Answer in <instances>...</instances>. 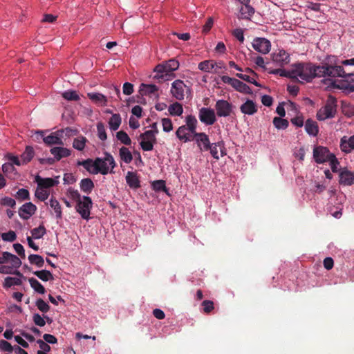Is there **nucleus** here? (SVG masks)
<instances>
[{"label":"nucleus","mask_w":354,"mask_h":354,"mask_svg":"<svg viewBox=\"0 0 354 354\" xmlns=\"http://www.w3.org/2000/svg\"><path fill=\"white\" fill-rule=\"evenodd\" d=\"M63 131L58 130L55 132L51 133L48 136L43 138V141L47 145H64L62 140Z\"/></svg>","instance_id":"4468645a"},{"label":"nucleus","mask_w":354,"mask_h":354,"mask_svg":"<svg viewBox=\"0 0 354 354\" xmlns=\"http://www.w3.org/2000/svg\"><path fill=\"white\" fill-rule=\"evenodd\" d=\"M168 111L171 115L180 116L183 112V108L180 103L174 102L168 107Z\"/></svg>","instance_id":"58836bf2"},{"label":"nucleus","mask_w":354,"mask_h":354,"mask_svg":"<svg viewBox=\"0 0 354 354\" xmlns=\"http://www.w3.org/2000/svg\"><path fill=\"white\" fill-rule=\"evenodd\" d=\"M78 166H82L91 174H94L95 171V160L88 158L84 160H78L77 162Z\"/></svg>","instance_id":"c85d7f7f"},{"label":"nucleus","mask_w":354,"mask_h":354,"mask_svg":"<svg viewBox=\"0 0 354 354\" xmlns=\"http://www.w3.org/2000/svg\"><path fill=\"white\" fill-rule=\"evenodd\" d=\"M21 284V280L19 278L8 277L5 279L4 286L10 288L12 286H19Z\"/></svg>","instance_id":"3c124183"},{"label":"nucleus","mask_w":354,"mask_h":354,"mask_svg":"<svg viewBox=\"0 0 354 354\" xmlns=\"http://www.w3.org/2000/svg\"><path fill=\"white\" fill-rule=\"evenodd\" d=\"M31 288L37 293L44 294L46 289L44 286L36 279L32 277L28 279Z\"/></svg>","instance_id":"e433bc0d"},{"label":"nucleus","mask_w":354,"mask_h":354,"mask_svg":"<svg viewBox=\"0 0 354 354\" xmlns=\"http://www.w3.org/2000/svg\"><path fill=\"white\" fill-rule=\"evenodd\" d=\"M35 181L39 187L45 189L53 187L58 183L57 180L52 178H41L39 176L35 177Z\"/></svg>","instance_id":"5701e85b"},{"label":"nucleus","mask_w":354,"mask_h":354,"mask_svg":"<svg viewBox=\"0 0 354 354\" xmlns=\"http://www.w3.org/2000/svg\"><path fill=\"white\" fill-rule=\"evenodd\" d=\"M254 8L249 3L241 6L240 8L241 18L244 19H250L254 14Z\"/></svg>","instance_id":"c756f323"},{"label":"nucleus","mask_w":354,"mask_h":354,"mask_svg":"<svg viewBox=\"0 0 354 354\" xmlns=\"http://www.w3.org/2000/svg\"><path fill=\"white\" fill-rule=\"evenodd\" d=\"M272 122L277 129H286L288 128L289 124L287 120L283 119L281 117H274Z\"/></svg>","instance_id":"a19ab883"},{"label":"nucleus","mask_w":354,"mask_h":354,"mask_svg":"<svg viewBox=\"0 0 354 354\" xmlns=\"http://www.w3.org/2000/svg\"><path fill=\"white\" fill-rule=\"evenodd\" d=\"M123 93L125 95H131L133 92V85L129 82H125L122 86Z\"/></svg>","instance_id":"774afa93"},{"label":"nucleus","mask_w":354,"mask_h":354,"mask_svg":"<svg viewBox=\"0 0 354 354\" xmlns=\"http://www.w3.org/2000/svg\"><path fill=\"white\" fill-rule=\"evenodd\" d=\"M0 204L1 205L8 206L13 208L16 205V202L13 198L6 196L0 200Z\"/></svg>","instance_id":"e2e57ef3"},{"label":"nucleus","mask_w":354,"mask_h":354,"mask_svg":"<svg viewBox=\"0 0 354 354\" xmlns=\"http://www.w3.org/2000/svg\"><path fill=\"white\" fill-rule=\"evenodd\" d=\"M92 205L93 202L91 198L88 196H84L77 203L75 209L82 218L88 220L90 218V212Z\"/></svg>","instance_id":"39448f33"},{"label":"nucleus","mask_w":354,"mask_h":354,"mask_svg":"<svg viewBox=\"0 0 354 354\" xmlns=\"http://www.w3.org/2000/svg\"><path fill=\"white\" fill-rule=\"evenodd\" d=\"M88 97L93 102L100 104L102 106H106L107 104V98L105 95L99 93H88Z\"/></svg>","instance_id":"393cba45"},{"label":"nucleus","mask_w":354,"mask_h":354,"mask_svg":"<svg viewBox=\"0 0 354 354\" xmlns=\"http://www.w3.org/2000/svg\"><path fill=\"white\" fill-rule=\"evenodd\" d=\"M50 206L53 208L56 214L57 218H61L62 216V209L59 203L53 198H51L49 201Z\"/></svg>","instance_id":"49530a36"},{"label":"nucleus","mask_w":354,"mask_h":354,"mask_svg":"<svg viewBox=\"0 0 354 354\" xmlns=\"http://www.w3.org/2000/svg\"><path fill=\"white\" fill-rule=\"evenodd\" d=\"M306 131L311 136H316L319 132L318 126L315 121L308 119L305 124Z\"/></svg>","instance_id":"cd10ccee"},{"label":"nucleus","mask_w":354,"mask_h":354,"mask_svg":"<svg viewBox=\"0 0 354 354\" xmlns=\"http://www.w3.org/2000/svg\"><path fill=\"white\" fill-rule=\"evenodd\" d=\"M331 156H334V154L330 153L327 147L318 146L313 149V158L318 164L328 162Z\"/></svg>","instance_id":"0eeeda50"},{"label":"nucleus","mask_w":354,"mask_h":354,"mask_svg":"<svg viewBox=\"0 0 354 354\" xmlns=\"http://www.w3.org/2000/svg\"><path fill=\"white\" fill-rule=\"evenodd\" d=\"M122 122V118L120 114H113L109 121V125L112 131H116L120 127Z\"/></svg>","instance_id":"72a5a7b5"},{"label":"nucleus","mask_w":354,"mask_h":354,"mask_svg":"<svg viewBox=\"0 0 354 354\" xmlns=\"http://www.w3.org/2000/svg\"><path fill=\"white\" fill-rule=\"evenodd\" d=\"M30 232L33 239H39L46 233V230L44 225H41L38 227L32 229Z\"/></svg>","instance_id":"37998d69"},{"label":"nucleus","mask_w":354,"mask_h":354,"mask_svg":"<svg viewBox=\"0 0 354 354\" xmlns=\"http://www.w3.org/2000/svg\"><path fill=\"white\" fill-rule=\"evenodd\" d=\"M1 238L5 241L13 242L16 240L17 235L14 231L10 230L8 232L3 233L1 234Z\"/></svg>","instance_id":"052dcab7"},{"label":"nucleus","mask_w":354,"mask_h":354,"mask_svg":"<svg viewBox=\"0 0 354 354\" xmlns=\"http://www.w3.org/2000/svg\"><path fill=\"white\" fill-rule=\"evenodd\" d=\"M37 211V207L31 202L24 204L18 211L19 216L24 220H28Z\"/></svg>","instance_id":"ddd939ff"},{"label":"nucleus","mask_w":354,"mask_h":354,"mask_svg":"<svg viewBox=\"0 0 354 354\" xmlns=\"http://www.w3.org/2000/svg\"><path fill=\"white\" fill-rule=\"evenodd\" d=\"M232 87L237 91L244 94L252 93V91L249 86L237 79L235 80Z\"/></svg>","instance_id":"bb28decb"},{"label":"nucleus","mask_w":354,"mask_h":354,"mask_svg":"<svg viewBox=\"0 0 354 354\" xmlns=\"http://www.w3.org/2000/svg\"><path fill=\"white\" fill-rule=\"evenodd\" d=\"M165 66L168 73H171L178 68L179 63L177 60L172 59L169 60Z\"/></svg>","instance_id":"4d7b16f0"},{"label":"nucleus","mask_w":354,"mask_h":354,"mask_svg":"<svg viewBox=\"0 0 354 354\" xmlns=\"http://www.w3.org/2000/svg\"><path fill=\"white\" fill-rule=\"evenodd\" d=\"M162 129L165 132H170L173 129V124L169 118H162Z\"/></svg>","instance_id":"13d9d810"},{"label":"nucleus","mask_w":354,"mask_h":354,"mask_svg":"<svg viewBox=\"0 0 354 354\" xmlns=\"http://www.w3.org/2000/svg\"><path fill=\"white\" fill-rule=\"evenodd\" d=\"M0 349L2 351L12 352L15 351V346L13 347L8 342L1 339L0 340Z\"/></svg>","instance_id":"680f3d73"},{"label":"nucleus","mask_w":354,"mask_h":354,"mask_svg":"<svg viewBox=\"0 0 354 354\" xmlns=\"http://www.w3.org/2000/svg\"><path fill=\"white\" fill-rule=\"evenodd\" d=\"M241 113L246 115H254L258 111L257 104L251 100H247L245 103L240 106Z\"/></svg>","instance_id":"4be33fe9"},{"label":"nucleus","mask_w":354,"mask_h":354,"mask_svg":"<svg viewBox=\"0 0 354 354\" xmlns=\"http://www.w3.org/2000/svg\"><path fill=\"white\" fill-rule=\"evenodd\" d=\"M35 305L37 308L44 313L48 312L50 310V306L41 298L36 301Z\"/></svg>","instance_id":"603ef678"},{"label":"nucleus","mask_w":354,"mask_h":354,"mask_svg":"<svg viewBox=\"0 0 354 354\" xmlns=\"http://www.w3.org/2000/svg\"><path fill=\"white\" fill-rule=\"evenodd\" d=\"M185 128L189 130V132L194 136L196 133H198L196 132V127H197V120L195 118V116L192 115H189L185 118Z\"/></svg>","instance_id":"b1692460"},{"label":"nucleus","mask_w":354,"mask_h":354,"mask_svg":"<svg viewBox=\"0 0 354 354\" xmlns=\"http://www.w3.org/2000/svg\"><path fill=\"white\" fill-rule=\"evenodd\" d=\"M34 155V149L31 146H27L24 152L21 155L22 164H27L30 162Z\"/></svg>","instance_id":"473e14b6"},{"label":"nucleus","mask_w":354,"mask_h":354,"mask_svg":"<svg viewBox=\"0 0 354 354\" xmlns=\"http://www.w3.org/2000/svg\"><path fill=\"white\" fill-rule=\"evenodd\" d=\"M185 90H189V88L180 80H176L171 84V93L178 100L184 99Z\"/></svg>","instance_id":"1a4fd4ad"},{"label":"nucleus","mask_w":354,"mask_h":354,"mask_svg":"<svg viewBox=\"0 0 354 354\" xmlns=\"http://www.w3.org/2000/svg\"><path fill=\"white\" fill-rule=\"evenodd\" d=\"M67 194L69 198L75 201L76 203L82 198L79 192L72 188L68 189Z\"/></svg>","instance_id":"6e6d98bb"},{"label":"nucleus","mask_w":354,"mask_h":354,"mask_svg":"<svg viewBox=\"0 0 354 354\" xmlns=\"http://www.w3.org/2000/svg\"><path fill=\"white\" fill-rule=\"evenodd\" d=\"M329 164L331 168V170L333 172L336 173L339 171L338 166L339 165V162L335 156H331L330 159L329 160Z\"/></svg>","instance_id":"0e129e2a"},{"label":"nucleus","mask_w":354,"mask_h":354,"mask_svg":"<svg viewBox=\"0 0 354 354\" xmlns=\"http://www.w3.org/2000/svg\"><path fill=\"white\" fill-rule=\"evenodd\" d=\"M33 274L43 281H48L54 279L53 274L46 270L35 271Z\"/></svg>","instance_id":"4c0bfd02"},{"label":"nucleus","mask_w":354,"mask_h":354,"mask_svg":"<svg viewBox=\"0 0 354 354\" xmlns=\"http://www.w3.org/2000/svg\"><path fill=\"white\" fill-rule=\"evenodd\" d=\"M62 97L68 101H78L80 96L75 91H66L62 93Z\"/></svg>","instance_id":"09e8293b"},{"label":"nucleus","mask_w":354,"mask_h":354,"mask_svg":"<svg viewBox=\"0 0 354 354\" xmlns=\"http://www.w3.org/2000/svg\"><path fill=\"white\" fill-rule=\"evenodd\" d=\"M49 194V191L44 188H41L37 185V188L35 193V196L37 198H38L41 201H44L48 198Z\"/></svg>","instance_id":"c03bdc74"},{"label":"nucleus","mask_w":354,"mask_h":354,"mask_svg":"<svg viewBox=\"0 0 354 354\" xmlns=\"http://www.w3.org/2000/svg\"><path fill=\"white\" fill-rule=\"evenodd\" d=\"M216 115L218 117L230 116L233 110V105L225 100H218L215 104Z\"/></svg>","instance_id":"6e6552de"},{"label":"nucleus","mask_w":354,"mask_h":354,"mask_svg":"<svg viewBox=\"0 0 354 354\" xmlns=\"http://www.w3.org/2000/svg\"><path fill=\"white\" fill-rule=\"evenodd\" d=\"M152 187L153 189L156 192H166L167 191V189L166 187L165 181L163 180H155L152 183Z\"/></svg>","instance_id":"8fccbe9b"},{"label":"nucleus","mask_w":354,"mask_h":354,"mask_svg":"<svg viewBox=\"0 0 354 354\" xmlns=\"http://www.w3.org/2000/svg\"><path fill=\"white\" fill-rule=\"evenodd\" d=\"M28 261L31 264L36 265L38 268H42L44 265L43 257L38 254H30Z\"/></svg>","instance_id":"79ce46f5"},{"label":"nucleus","mask_w":354,"mask_h":354,"mask_svg":"<svg viewBox=\"0 0 354 354\" xmlns=\"http://www.w3.org/2000/svg\"><path fill=\"white\" fill-rule=\"evenodd\" d=\"M97 130L98 138L101 140H105L107 138V136H106L104 124L102 122H98L97 124Z\"/></svg>","instance_id":"5fc2aeb1"},{"label":"nucleus","mask_w":354,"mask_h":354,"mask_svg":"<svg viewBox=\"0 0 354 354\" xmlns=\"http://www.w3.org/2000/svg\"><path fill=\"white\" fill-rule=\"evenodd\" d=\"M214 62L212 60H205L198 64V68L204 72L210 73L214 68Z\"/></svg>","instance_id":"ea45409f"},{"label":"nucleus","mask_w":354,"mask_h":354,"mask_svg":"<svg viewBox=\"0 0 354 354\" xmlns=\"http://www.w3.org/2000/svg\"><path fill=\"white\" fill-rule=\"evenodd\" d=\"M194 140L196 141L201 151H208L211 145L208 136L205 133H198L194 136Z\"/></svg>","instance_id":"2eb2a0df"},{"label":"nucleus","mask_w":354,"mask_h":354,"mask_svg":"<svg viewBox=\"0 0 354 354\" xmlns=\"http://www.w3.org/2000/svg\"><path fill=\"white\" fill-rule=\"evenodd\" d=\"M253 48L261 54H268L271 49L270 41L263 37H256L252 43Z\"/></svg>","instance_id":"9b49d317"},{"label":"nucleus","mask_w":354,"mask_h":354,"mask_svg":"<svg viewBox=\"0 0 354 354\" xmlns=\"http://www.w3.org/2000/svg\"><path fill=\"white\" fill-rule=\"evenodd\" d=\"M337 106L336 99L332 95H329L325 105L317 113V120L322 121L334 118L337 112Z\"/></svg>","instance_id":"20e7f679"},{"label":"nucleus","mask_w":354,"mask_h":354,"mask_svg":"<svg viewBox=\"0 0 354 354\" xmlns=\"http://www.w3.org/2000/svg\"><path fill=\"white\" fill-rule=\"evenodd\" d=\"M32 320L35 325L42 327L46 324V321L39 314L35 313L32 316Z\"/></svg>","instance_id":"69168bd1"},{"label":"nucleus","mask_w":354,"mask_h":354,"mask_svg":"<svg viewBox=\"0 0 354 354\" xmlns=\"http://www.w3.org/2000/svg\"><path fill=\"white\" fill-rule=\"evenodd\" d=\"M318 70V77H346L347 76H354L353 74H347L344 71L342 66H333L325 64L322 66H317V71Z\"/></svg>","instance_id":"7ed1b4c3"},{"label":"nucleus","mask_w":354,"mask_h":354,"mask_svg":"<svg viewBox=\"0 0 354 354\" xmlns=\"http://www.w3.org/2000/svg\"><path fill=\"white\" fill-rule=\"evenodd\" d=\"M272 57L273 62L280 66H283L290 62V55L283 49L279 50L278 52L274 53Z\"/></svg>","instance_id":"f3484780"},{"label":"nucleus","mask_w":354,"mask_h":354,"mask_svg":"<svg viewBox=\"0 0 354 354\" xmlns=\"http://www.w3.org/2000/svg\"><path fill=\"white\" fill-rule=\"evenodd\" d=\"M270 73L279 75L281 77H288L295 81V76L293 74L292 65L291 66V68L289 70L278 68L270 71Z\"/></svg>","instance_id":"7c9ffc66"},{"label":"nucleus","mask_w":354,"mask_h":354,"mask_svg":"<svg viewBox=\"0 0 354 354\" xmlns=\"http://www.w3.org/2000/svg\"><path fill=\"white\" fill-rule=\"evenodd\" d=\"M154 131H146L140 135L142 140L140 145L143 151H149L153 149L154 144H156L157 140Z\"/></svg>","instance_id":"423d86ee"},{"label":"nucleus","mask_w":354,"mask_h":354,"mask_svg":"<svg viewBox=\"0 0 354 354\" xmlns=\"http://www.w3.org/2000/svg\"><path fill=\"white\" fill-rule=\"evenodd\" d=\"M208 151H209L212 157L216 160H218L220 156L223 157L227 154L223 141H218L211 144Z\"/></svg>","instance_id":"f8f14e48"},{"label":"nucleus","mask_w":354,"mask_h":354,"mask_svg":"<svg viewBox=\"0 0 354 354\" xmlns=\"http://www.w3.org/2000/svg\"><path fill=\"white\" fill-rule=\"evenodd\" d=\"M50 152L55 158L56 162L60 160L63 158L71 156V151L67 148L62 147H55L50 149Z\"/></svg>","instance_id":"a211bd4d"},{"label":"nucleus","mask_w":354,"mask_h":354,"mask_svg":"<svg viewBox=\"0 0 354 354\" xmlns=\"http://www.w3.org/2000/svg\"><path fill=\"white\" fill-rule=\"evenodd\" d=\"M340 185L344 186L352 185L354 183V173L346 168L341 169L339 174Z\"/></svg>","instance_id":"dca6fc26"},{"label":"nucleus","mask_w":354,"mask_h":354,"mask_svg":"<svg viewBox=\"0 0 354 354\" xmlns=\"http://www.w3.org/2000/svg\"><path fill=\"white\" fill-rule=\"evenodd\" d=\"M203 306V311L205 313H209L214 309V303L210 300H204L202 302Z\"/></svg>","instance_id":"338daca9"},{"label":"nucleus","mask_w":354,"mask_h":354,"mask_svg":"<svg viewBox=\"0 0 354 354\" xmlns=\"http://www.w3.org/2000/svg\"><path fill=\"white\" fill-rule=\"evenodd\" d=\"M198 118L206 125H212L216 121L214 109L203 107L199 110Z\"/></svg>","instance_id":"9d476101"},{"label":"nucleus","mask_w":354,"mask_h":354,"mask_svg":"<svg viewBox=\"0 0 354 354\" xmlns=\"http://www.w3.org/2000/svg\"><path fill=\"white\" fill-rule=\"evenodd\" d=\"M95 165L94 174H101L106 175L109 172H113V169L116 166V164L113 156L106 152L103 158H96L95 159Z\"/></svg>","instance_id":"f03ea898"},{"label":"nucleus","mask_w":354,"mask_h":354,"mask_svg":"<svg viewBox=\"0 0 354 354\" xmlns=\"http://www.w3.org/2000/svg\"><path fill=\"white\" fill-rule=\"evenodd\" d=\"M15 197L17 198V199L21 201L29 200L30 194L28 189L21 188L17 192Z\"/></svg>","instance_id":"864d4df0"},{"label":"nucleus","mask_w":354,"mask_h":354,"mask_svg":"<svg viewBox=\"0 0 354 354\" xmlns=\"http://www.w3.org/2000/svg\"><path fill=\"white\" fill-rule=\"evenodd\" d=\"M126 182L127 185L133 189L140 187V181L136 172L128 171L126 175Z\"/></svg>","instance_id":"412c9836"},{"label":"nucleus","mask_w":354,"mask_h":354,"mask_svg":"<svg viewBox=\"0 0 354 354\" xmlns=\"http://www.w3.org/2000/svg\"><path fill=\"white\" fill-rule=\"evenodd\" d=\"M236 76L247 82L253 84L257 86H261V85L254 78L251 77L250 76H249L248 75L242 74V73H236Z\"/></svg>","instance_id":"bf43d9fd"},{"label":"nucleus","mask_w":354,"mask_h":354,"mask_svg":"<svg viewBox=\"0 0 354 354\" xmlns=\"http://www.w3.org/2000/svg\"><path fill=\"white\" fill-rule=\"evenodd\" d=\"M158 87L155 84H142L140 87V93L142 95L158 97Z\"/></svg>","instance_id":"6ab92c4d"},{"label":"nucleus","mask_w":354,"mask_h":354,"mask_svg":"<svg viewBox=\"0 0 354 354\" xmlns=\"http://www.w3.org/2000/svg\"><path fill=\"white\" fill-rule=\"evenodd\" d=\"M345 137L341 140V149L345 153H349L351 149H354V136H351L346 141Z\"/></svg>","instance_id":"2f4dec72"},{"label":"nucleus","mask_w":354,"mask_h":354,"mask_svg":"<svg viewBox=\"0 0 354 354\" xmlns=\"http://www.w3.org/2000/svg\"><path fill=\"white\" fill-rule=\"evenodd\" d=\"M6 255L8 257V262L10 263L12 268H18L21 266V261L18 257L10 252L6 254Z\"/></svg>","instance_id":"a18cd8bd"},{"label":"nucleus","mask_w":354,"mask_h":354,"mask_svg":"<svg viewBox=\"0 0 354 354\" xmlns=\"http://www.w3.org/2000/svg\"><path fill=\"white\" fill-rule=\"evenodd\" d=\"M80 187L84 193L88 194L93 191L95 185L91 178H86L81 180Z\"/></svg>","instance_id":"a878e982"},{"label":"nucleus","mask_w":354,"mask_h":354,"mask_svg":"<svg viewBox=\"0 0 354 354\" xmlns=\"http://www.w3.org/2000/svg\"><path fill=\"white\" fill-rule=\"evenodd\" d=\"M295 81L299 82H310L314 78L318 77L317 66L310 62H299L292 64Z\"/></svg>","instance_id":"f257e3e1"},{"label":"nucleus","mask_w":354,"mask_h":354,"mask_svg":"<svg viewBox=\"0 0 354 354\" xmlns=\"http://www.w3.org/2000/svg\"><path fill=\"white\" fill-rule=\"evenodd\" d=\"M119 156L120 159L127 164L130 163L133 160L131 152L125 147H122L120 149Z\"/></svg>","instance_id":"f704fd0d"},{"label":"nucleus","mask_w":354,"mask_h":354,"mask_svg":"<svg viewBox=\"0 0 354 354\" xmlns=\"http://www.w3.org/2000/svg\"><path fill=\"white\" fill-rule=\"evenodd\" d=\"M116 138L125 145H131V140L128 134L124 131H120L116 133Z\"/></svg>","instance_id":"de8ad7c7"},{"label":"nucleus","mask_w":354,"mask_h":354,"mask_svg":"<svg viewBox=\"0 0 354 354\" xmlns=\"http://www.w3.org/2000/svg\"><path fill=\"white\" fill-rule=\"evenodd\" d=\"M176 137L183 142H187L194 140V136L192 135L187 129L185 128V125H182L178 128L176 131Z\"/></svg>","instance_id":"aec40b11"},{"label":"nucleus","mask_w":354,"mask_h":354,"mask_svg":"<svg viewBox=\"0 0 354 354\" xmlns=\"http://www.w3.org/2000/svg\"><path fill=\"white\" fill-rule=\"evenodd\" d=\"M87 142L88 140L86 137L80 136L73 140V147L78 151H83Z\"/></svg>","instance_id":"c9c22d12"}]
</instances>
